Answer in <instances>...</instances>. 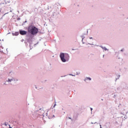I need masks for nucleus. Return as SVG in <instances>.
Returning a JSON list of instances; mask_svg holds the SVG:
<instances>
[{
	"label": "nucleus",
	"instance_id": "nucleus-1",
	"mask_svg": "<svg viewBox=\"0 0 128 128\" xmlns=\"http://www.w3.org/2000/svg\"><path fill=\"white\" fill-rule=\"evenodd\" d=\"M28 32L32 34V36H34L38 32V29L32 25L29 26L28 28Z\"/></svg>",
	"mask_w": 128,
	"mask_h": 128
},
{
	"label": "nucleus",
	"instance_id": "nucleus-2",
	"mask_svg": "<svg viewBox=\"0 0 128 128\" xmlns=\"http://www.w3.org/2000/svg\"><path fill=\"white\" fill-rule=\"evenodd\" d=\"M60 58L62 62H66L70 60V55L68 53H60Z\"/></svg>",
	"mask_w": 128,
	"mask_h": 128
},
{
	"label": "nucleus",
	"instance_id": "nucleus-3",
	"mask_svg": "<svg viewBox=\"0 0 128 128\" xmlns=\"http://www.w3.org/2000/svg\"><path fill=\"white\" fill-rule=\"evenodd\" d=\"M18 78H8L6 82H18Z\"/></svg>",
	"mask_w": 128,
	"mask_h": 128
},
{
	"label": "nucleus",
	"instance_id": "nucleus-4",
	"mask_svg": "<svg viewBox=\"0 0 128 128\" xmlns=\"http://www.w3.org/2000/svg\"><path fill=\"white\" fill-rule=\"evenodd\" d=\"M19 32L21 36H26L28 32L24 30H20Z\"/></svg>",
	"mask_w": 128,
	"mask_h": 128
},
{
	"label": "nucleus",
	"instance_id": "nucleus-5",
	"mask_svg": "<svg viewBox=\"0 0 128 128\" xmlns=\"http://www.w3.org/2000/svg\"><path fill=\"white\" fill-rule=\"evenodd\" d=\"M86 80H92V78H88L86 77V78H85V79L84 80V82H86Z\"/></svg>",
	"mask_w": 128,
	"mask_h": 128
},
{
	"label": "nucleus",
	"instance_id": "nucleus-6",
	"mask_svg": "<svg viewBox=\"0 0 128 128\" xmlns=\"http://www.w3.org/2000/svg\"><path fill=\"white\" fill-rule=\"evenodd\" d=\"M100 48H102V50H108V49L106 48L105 46H100Z\"/></svg>",
	"mask_w": 128,
	"mask_h": 128
},
{
	"label": "nucleus",
	"instance_id": "nucleus-7",
	"mask_svg": "<svg viewBox=\"0 0 128 128\" xmlns=\"http://www.w3.org/2000/svg\"><path fill=\"white\" fill-rule=\"evenodd\" d=\"M19 34L20 33L18 32H16L14 33H12V36H18Z\"/></svg>",
	"mask_w": 128,
	"mask_h": 128
},
{
	"label": "nucleus",
	"instance_id": "nucleus-8",
	"mask_svg": "<svg viewBox=\"0 0 128 128\" xmlns=\"http://www.w3.org/2000/svg\"><path fill=\"white\" fill-rule=\"evenodd\" d=\"M2 46L0 47V52H2Z\"/></svg>",
	"mask_w": 128,
	"mask_h": 128
},
{
	"label": "nucleus",
	"instance_id": "nucleus-9",
	"mask_svg": "<svg viewBox=\"0 0 128 128\" xmlns=\"http://www.w3.org/2000/svg\"><path fill=\"white\" fill-rule=\"evenodd\" d=\"M120 76V74L117 75V78H116V80L118 79V78H119Z\"/></svg>",
	"mask_w": 128,
	"mask_h": 128
},
{
	"label": "nucleus",
	"instance_id": "nucleus-10",
	"mask_svg": "<svg viewBox=\"0 0 128 128\" xmlns=\"http://www.w3.org/2000/svg\"><path fill=\"white\" fill-rule=\"evenodd\" d=\"M82 42H83L84 40V36H82Z\"/></svg>",
	"mask_w": 128,
	"mask_h": 128
},
{
	"label": "nucleus",
	"instance_id": "nucleus-11",
	"mask_svg": "<svg viewBox=\"0 0 128 128\" xmlns=\"http://www.w3.org/2000/svg\"><path fill=\"white\" fill-rule=\"evenodd\" d=\"M4 126H8V123L4 122Z\"/></svg>",
	"mask_w": 128,
	"mask_h": 128
},
{
	"label": "nucleus",
	"instance_id": "nucleus-12",
	"mask_svg": "<svg viewBox=\"0 0 128 128\" xmlns=\"http://www.w3.org/2000/svg\"><path fill=\"white\" fill-rule=\"evenodd\" d=\"M124 49H122L120 52H124Z\"/></svg>",
	"mask_w": 128,
	"mask_h": 128
},
{
	"label": "nucleus",
	"instance_id": "nucleus-13",
	"mask_svg": "<svg viewBox=\"0 0 128 128\" xmlns=\"http://www.w3.org/2000/svg\"><path fill=\"white\" fill-rule=\"evenodd\" d=\"M80 72H76V74L78 75V74H80Z\"/></svg>",
	"mask_w": 128,
	"mask_h": 128
},
{
	"label": "nucleus",
	"instance_id": "nucleus-14",
	"mask_svg": "<svg viewBox=\"0 0 128 128\" xmlns=\"http://www.w3.org/2000/svg\"><path fill=\"white\" fill-rule=\"evenodd\" d=\"M91 124H96V122H94V123L92 122Z\"/></svg>",
	"mask_w": 128,
	"mask_h": 128
},
{
	"label": "nucleus",
	"instance_id": "nucleus-15",
	"mask_svg": "<svg viewBox=\"0 0 128 128\" xmlns=\"http://www.w3.org/2000/svg\"><path fill=\"white\" fill-rule=\"evenodd\" d=\"M8 14V12L4 14V16H6V14Z\"/></svg>",
	"mask_w": 128,
	"mask_h": 128
},
{
	"label": "nucleus",
	"instance_id": "nucleus-16",
	"mask_svg": "<svg viewBox=\"0 0 128 128\" xmlns=\"http://www.w3.org/2000/svg\"><path fill=\"white\" fill-rule=\"evenodd\" d=\"M88 44H90V46H92V45L94 44H92L88 43Z\"/></svg>",
	"mask_w": 128,
	"mask_h": 128
},
{
	"label": "nucleus",
	"instance_id": "nucleus-17",
	"mask_svg": "<svg viewBox=\"0 0 128 128\" xmlns=\"http://www.w3.org/2000/svg\"><path fill=\"white\" fill-rule=\"evenodd\" d=\"M56 104H54V108H55L56 107Z\"/></svg>",
	"mask_w": 128,
	"mask_h": 128
},
{
	"label": "nucleus",
	"instance_id": "nucleus-18",
	"mask_svg": "<svg viewBox=\"0 0 128 128\" xmlns=\"http://www.w3.org/2000/svg\"><path fill=\"white\" fill-rule=\"evenodd\" d=\"M90 40H92V37H90Z\"/></svg>",
	"mask_w": 128,
	"mask_h": 128
},
{
	"label": "nucleus",
	"instance_id": "nucleus-19",
	"mask_svg": "<svg viewBox=\"0 0 128 128\" xmlns=\"http://www.w3.org/2000/svg\"><path fill=\"white\" fill-rule=\"evenodd\" d=\"M70 76H74V75H72V74H70Z\"/></svg>",
	"mask_w": 128,
	"mask_h": 128
},
{
	"label": "nucleus",
	"instance_id": "nucleus-20",
	"mask_svg": "<svg viewBox=\"0 0 128 128\" xmlns=\"http://www.w3.org/2000/svg\"><path fill=\"white\" fill-rule=\"evenodd\" d=\"M90 110H92V108H90Z\"/></svg>",
	"mask_w": 128,
	"mask_h": 128
},
{
	"label": "nucleus",
	"instance_id": "nucleus-21",
	"mask_svg": "<svg viewBox=\"0 0 128 128\" xmlns=\"http://www.w3.org/2000/svg\"><path fill=\"white\" fill-rule=\"evenodd\" d=\"M70 118V120H72V118Z\"/></svg>",
	"mask_w": 128,
	"mask_h": 128
},
{
	"label": "nucleus",
	"instance_id": "nucleus-22",
	"mask_svg": "<svg viewBox=\"0 0 128 128\" xmlns=\"http://www.w3.org/2000/svg\"><path fill=\"white\" fill-rule=\"evenodd\" d=\"M100 128H102V125L100 124Z\"/></svg>",
	"mask_w": 128,
	"mask_h": 128
},
{
	"label": "nucleus",
	"instance_id": "nucleus-23",
	"mask_svg": "<svg viewBox=\"0 0 128 128\" xmlns=\"http://www.w3.org/2000/svg\"><path fill=\"white\" fill-rule=\"evenodd\" d=\"M103 58H104V55H103Z\"/></svg>",
	"mask_w": 128,
	"mask_h": 128
},
{
	"label": "nucleus",
	"instance_id": "nucleus-24",
	"mask_svg": "<svg viewBox=\"0 0 128 128\" xmlns=\"http://www.w3.org/2000/svg\"><path fill=\"white\" fill-rule=\"evenodd\" d=\"M42 112H44V110H42Z\"/></svg>",
	"mask_w": 128,
	"mask_h": 128
},
{
	"label": "nucleus",
	"instance_id": "nucleus-25",
	"mask_svg": "<svg viewBox=\"0 0 128 128\" xmlns=\"http://www.w3.org/2000/svg\"><path fill=\"white\" fill-rule=\"evenodd\" d=\"M9 128H12V127L10 126Z\"/></svg>",
	"mask_w": 128,
	"mask_h": 128
},
{
	"label": "nucleus",
	"instance_id": "nucleus-26",
	"mask_svg": "<svg viewBox=\"0 0 128 128\" xmlns=\"http://www.w3.org/2000/svg\"><path fill=\"white\" fill-rule=\"evenodd\" d=\"M96 46H98L96 45Z\"/></svg>",
	"mask_w": 128,
	"mask_h": 128
},
{
	"label": "nucleus",
	"instance_id": "nucleus-27",
	"mask_svg": "<svg viewBox=\"0 0 128 128\" xmlns=\"http://www.w3.org/2000/svg\"><path fill=\"white\" fill-rule=\"evenodd\" d=\"M4 84H6V83H4Z\"/></svg>",
	"mask_w": 128,
	"mask_h": 128
},
{
	"label": "nucleus",
	"instance_id": "nucleus-28",
	"mask_svg": "<svg viewBox=\"0 0 128 128\" xmlns=\"http://www.w3.org/2000/svg\"><path fill=\"white\" fill-rule=\"evenodd\" d=\"M82 44H84V42H82Z\"/></svg>",
	"mask_w": 128,
	"mask_h": 128
}]
</instances>
